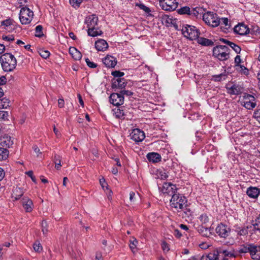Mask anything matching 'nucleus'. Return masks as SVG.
I'll return each instance as SVG.
<instances>
[{"instance_id": "1", "label": "nucleus", "mask_w": 260, "mask_h": 260, "mask_svg": "<svg viewBox=\"0 0 260 260\" xmlns=\"http://www.w3.org/2000/svg\"><path fill=\"white\" fill-rule=\"evenodd\" d=\"M3 69L5 72H11L16 68L17 60L11 53H5L0 57Z\"/></svg>"}, {"instance_id": "2", "label": "nucleus", "mask_w": 260, "mask_h": 260, "mask_svg": "<svg viewBox=\"0 0 260 260\" xmlns=\"http://www.w3.org/2000/svg\"><path fill=\"white\" fill-rule=\"evenodd\" d=\"M260 246H256L253 244L245 243L240 245L237 250L239 253H246L249 252L252 259H257L259 257L258 254L260 252Z\"/></svg>"}, {"instance_id": "3", "label": "nucleus", "mask_w": 260, "mask_h": 260, "mask_svg": "<svg viewBox=\"0 0 260 260\" xmlns=\"http://www.w3.org/2000/svg\"><path fill=\"white\" fill-rule=\"evenodd\" d=\"M213 55L220 61H224L230 57V49L224 45H217L213 49Z\"/></svg>"}, {"instance_id": "4", "label": "nucleus", "mask_w": 260, "mask_h": 260, "mask_svg": "<svg viewBox=\"0 0 260 260\" xmlns=\"http://www.w3.org/2000/svg\"><path fill=\"white\" fill-rule=\"evenodd\" d=\"M187 201L184 196L177 193L176 194H174L170 200V206L179 211V210H183Z\"/></svg>"}, {"instance_id": "5", "label": "nucleus", "mask_w": 260, "mask_h": 260, "mask_svg": "<svg viewBox=\"0 0 260 260\" xmlns=\"http://www.w3.org/2000/svg\"><path fill=\"white\" fill-rule=\"evenodd\" d=\"M203 19L207 24L213 27L220 25V18L216 13L213 12L205 13L203 15Z\"/></svg>"}, {"instance_id": "6", "label": "nucleus", "mask_w": 260, "mask_h": 260, "mask_svg": "<svg viewBox=\"0 0 260 260\" xmlns=\"http://www.w3.org/2000/svg\"><path fill=\"white\" fill-rule=\"evenodd\" d=\"M182 32L185 37L190 40L197 39L200 35L199 30L196 27L189 25L184 26Z\"/></svg>"}, {"instance_id": "7", "label": "nucleus", "mask_w": 260, "mask_h": 260, "mask_svg": "<svg viewBox=\"0 0 260 260\" xmlns=\"http://www.w3.org/2000/svg\"><path fill=\"white\" fill-rule=\"evenodd\" d=\"M34 16V12L28 8L24 7L20 10L19 19L22 24H28L30 23Z\"/></svg>"}, {"instance_id": "8", "label": "nucleus", "mask_w": 260, "mask_h": 260, "mask_svg": "<svg viewBox=\"0 0 260 260\" xmlns=\"http://www.w3.org/2000/svg\"><path fill=\"white\" fill-rule=\"evenodd\" d=\"M241 103L243 107L248 110L253 109L256 105L254 96L248 93L244 94Z\"/></svg>"}, {"instance_id": "9", "label": "nucleus", "mask_w": 260, "mask_h": 260, "mask_svg": "<svg viewBox=\"0 0 260 260\" xmlns=\"http://www.w3.org/2000/svg\"><path fill=\"white\" fill-rule=\"evenodd\" d=\"M159 5L162 10L171 11L177 8L178 3L176 0H159Z\"/></svg>"}, {"instance_id": "10", "label": "nucleus", "mask_w": 260, "mask_h": 260, "mask_svg": "<svg viewBox=\"0 0 260 260\" xmlns=\"http://www.w3.org/2000/svg\"><path fill=\"white\" fill-rule=\"evenodd\" d=\"M177 189L175 185L171 183L165 182L163 184L161 191L163 194L172 197L174 194L177 193Z\"/></svg>"}, {"instance_id": "11", "label": "nucleus", "mask_w": 260, "mask_h": 260, "mask_svg": "<svg viewBox=\"0 0 260 260\" xmlns=\"http://www.w3.org/2000/svg\"><path fill=\"white\" fill-rule=\"evenodd\" d=\"M110 103L114 106H119L123 104L124 96L120 93H113L109 97Z\"/></svg>"}, {"instance_id": "12", "label": "nucleus", "mask_w": 260, "mask_h": 260, "mask_svg": "<svg viewBox=\"0 0 260 260\" xmlns=\"http://www.w3.org/2000/svg\"><path fill=\"white\" fill-rule=\"evenodd\" d=\"M215 230L220 237L224 238L228 237L231 232V229L222 223L218 225Z\"/></svg>"}, {"instance_id": "13", "label": "nucleus", "mask_w": 260, "mask_h": 260, "mask_svg": "<svg viewBox=\"0 0 260 260\" xmlns=\"http://www.w3.org/2000/svg\"><path fill=\"white\" fill-rule=\"evenodd\" d=\"M131 139L136 142H142L145 138V135L143 131L140 129H133L130 134Z\"/></svg>"}, {"instance_id": "14", "label": "nucleus", "mask_w": 260, "mask_h": 260, "mask_svg": "<svg viewBox=\"0 0 260 260\" xmlns=\"http://www.w3.org/2000/svg\"><path fill=\"white\" fill-rule=\"evenodd\" d=\"M99 19L96 15L92 14L86 17L85 23L88 28H94L98 25Z\"/></svg>"}, {"instance_id": "15", "label": "nucleus", "mask_w": 260, "mask_h": 260, "mask_svg": "<svg viewBox=\"0 0 260 260\" xmlns=\"http://www.w3.org/2000/svg\"><path fill=\"white\" fill-rule=\"evenodd\" d=\"M234 32L241 36L247 35L249 32V29L246 25L243 23H240L235 26Z\"/></svg>"}, {"instance_id": "16", "label": "nucleus", "mask_w": 260, "mask_h": 260, "mask_svg": "<svg viewBox=\"0 0 260 260\" xmlns=\"http://www.w3.org/2000/svg\"><path fill=\"white\" fill-rule=\"evenodd\" d=\"M127 84L126 80L124 78H117L112 83V87L113 89L115 88V91L117 89H122L124 88Z\"/></svg>"}, {"instance_id": "17", "label": "nucleus", "mask_w": 260, "mask_h": 260, "mask_svg": "<svg viewBox=\"0 0 260 260\" xmlns=\"http://www.w3.org/2000/svg\"><path fill=\"white\" fill-rule=\"evenodd\" d=\"M104 64L109 68H113L117 63V60L115 57L111 55H107L103 60Z\"/></svg>"}, {"instance_id": "18", "label": "nucleus", "mask_w": 260, "mask_h": 260, "mask_svg": "<svg viewBox=\"0 0 260 260\" xmlns=\"http://www.w3.org/2000/svg\"><path fill=\"white\" fill-rule=\"evenodd\" d=\"M22 204L26 212H30L32 211L34 205L32 200L28 197H23L22 200Z\"/></svg>"}, {"instance_id": "19", "label": "nucleus", "mask_w": 260, "mask_h": 260, "mask_svg": "<svg viewBox=\"0 0 260 260\" xmlns=\"http://www.w3.org/2000/svg\"><path fill=\"white\" fill-rule=\"evenodd\" d=\"M13 144V141L10 136L5 135L0 139V145L3 147L10 148Z\"/></svg>"}, {"instance_id": "20", "label": "nucleus", "mask_w": 260, "mask_h": 260, "mask_svg": "<svg viewBox=\"0 0 260 260\" xmlns=\"http://www.w3.org/2000/svg\"><path fill=\"white\" fill-rule=\"evenodd\" d=\"M246 193L251 198L256 199L260 193L259 189L256 187H249L247 188Z\"/></svg>"}, {"instance_id": "21", "label": "nucleus", "mask_w": 260, "mask_h": 260, "mask_svg": "<svg viewBox=\"0 0 260 260\" xmlns=\"http://www.w3.org/2000/svg\"><path fill=\"white\" fill-rule=\"evenodd\" d=\"M95 48L100 51H104L108 47L107 42L103 39H100L95 43Z\"/></svg>"}, {"instance_id": "22", "label": "nucleus", "mask_w": 260, "mask_h": 260, "mask_svg": "<svg viewBox=\"0 0 260 260\" xmlns=\"http://www.w3.org/2000/svg\"><path fill=\"white\" fill-rule=\"evenodd\" d=\"M213 229L208 228L203 225L198 227V232L203 236L205 237H209L211 235Z\"/></svg>"}, {"instance_id": "23", "label": "nucleus", "mask_w": 260, "mask_h": 260, "mask_svg": "<svg viewBox=\"0 0 260 260\" xmlns=\"http://www.w3.org/2000/svg\"><path fill=\"white\" fill-rule=\"evenodd\" d=\"M24 193V190L22 188L16 187L14 188L12 192V198H14L15 200H18L20 199Z\"/></svg>"}, {"instance_id": "24", "label": "nucleus", "mask_w": 260, "mask_h": 260, "mask_svg": "<svg viewBox=\"0 0 260 260\" xmlns=\"http://www.w3.org/2000/svg\"><path fill=\"white\" fill-rule=\"evenodd\" d=\"M147 158L149 161L157 162L161 160V156L157 153L151 152L147 154Z\"/></svg>"}, {"instance_id": "25", "label": "nucleus", "mask_w": 260, "mask_h": 260, "mask_svg": "<svg viewBox=\"0 0 260 260\" xmlns=\"http://www.w3.org/2000/svg\"><path fill=\"white\" fill-rule=\"evenodd\" d=\"M205 10L201 7H197L191 10V16H194L198 18L199 16H203L204 14Z\"/></svg>"}, {"instance_id": "26", "label": "nucleus", "mask_w": 260, "mask_h": 260, "mask_svg": "<svg viewBox=\"0 0 260 260\" xmlns=\"http://www.w3.org/2000/svg\"><path fill=\"white\" fill-rule=\"evenodd\" d=\"M197 42L199 44L204 46H212L214 45V42L208 39L203 37H198Z\"/></svg>"}, {"instance_id": "27", "label": "nucleus", "mask_w": 260, "mask_h": 260, "mask_svg": "<svg viewBox=\"0 0 260 260\" xmlns=\"http://www.w3.org/2000/svg\"><path fill=\"white\" fill-rule=\"evenodd\" d=\"M69 52L75 60H80L82 58L81 53L75 47H71L69 49Z\"/></svg>"}, {"instance_id": "28", "label": "nucleus", "mask_w": 260, "mask_h": 260, "mask_svg": "<svg viewBox=\"0 0 260 260\" xmlns=\"http://www.w3.org/2000/svg\"><path fill=\"white\" fill-rule=\"evenodd\" d=\"M87 32L89 36L93 37L100 36L103 34L102 30L99 29V27L96 26L94 28H88Z\"/></svg>"}, {"instance_id": "29", "label": "nucleus", "mask_w": 260, "mask_h": 260, "mask_svg": "<svg viewBox=\"0 0 260 260\" xmlns=\"http://www.w3.org/2000/svg\"><path fill=\"white\" fill-rule=\"evenodd\" d=\"M9 154V151L7 149L0 147V161L6 160Z\"/></svg>"}, {"instance_id": "30", "label": "nucleus", "mask_w": 260, "mask_h": 260, "mask_svg": "<svg viewBox=\"0 0 260 260\" xmlns=\"http://www.w3.org/2000/svg\"><path fill=\"white\" fill-rule=\"evenodd\" d=\"M235 67L236 70L241 74L247 75L249 73L248 70L243 65H241L240 64L238 65H235Z\"/></svg>"}, {"instance_id": "31", "label": "nucleus", "mask_w": 260, "mask_h": 260, "mask_svg": "<svg viewBox=\"0 0 260 260\" xmlns=\"http://www.w3.org/2000/svg\"><path fill=\"white\" fill-rule=\"evenodd\" d=\"M180 212H182L181 215L183 218L189 217L192 215V211L188 208L187 203L185 205V207L183 210H180Z\"/></svg>"}, {"instance_id": "32", "label": "nucleus", "mask_w": 260, "mask_h": 260, "mask_svg": "<svg viewBox=\"0 0 260 260\" xmlns=\"http://www.w3.org/2000/svg\"><path fill=\"white\" fill-rule=\"evenodd\" d=\"M162 22L167 26L172 23V18L168 15L162 14L161 16Z\"/></svg>"}, {"instance_id": "33", "label": "nucleus", "mask_w": 260, "mask_h": 260, "mask_svg": "<svg viewBox=\"0 0 260 260\" xmlns=\"http://www.w3.org/2000/svg\"><path fill=\"white\" fill-rule=\"evenodd\" d=\"M236 232L239 236H245L248 234V227H237Z\"/></svg>"}, {"instance_id": "34", "label": "nucleus", "mask_w": 260, "mask_h": 260, "mask_svg": "<svg viewBox=\"0 0 260 260\" xmlns=\"http://www.w3.org/2000/svg\"><path fill=\"white\" fill-rule=\"evenodd\" d=\"M178 14H188L190 16L191 15V9L189 7H183L177 10Z\"/></svg>"}, {"instance_id": "35", "label": "nucleus", "mask_w": 260, "mask_h": 260, "mask_svg": "<svg viewBox=\"0 0 260 260\" xmlns=\"http://www.w3.org/2000/svg\"><path fill=\"white\" fill-rule=\"evenodd\" d=\"M252 224L255 230L260 232V214L256 217L254 220H252Z\"/></svg>"}, {"instance_id": "36", "label": "nucleus", "mask_w": 260, "mask_h": 260, "mask_svg": "<svg viewBox=\"0 0 260 260\" xmlns=\"http://www.w3.org/2000/svg\"><path fill=\"white\" fill-rule=\"evenodd\" d=\"M10 101L6 98L0 99V109H6L9 106Z\"/></svg>"}, {"instance_id": "37", "label": "nucleus", "mask_w": 260, "mask_h": 260, "mask_svg": "<svg viewBox=\"0 0 260 260\" xmlns=\"http://www.w3.org/2000/svg\"><path fill=\"white\" fill-rule=\"evenodd\" d=\"M35 36L38 38H41L43 36V27L41 25H37L35 28Z\"/></svg>"}, {"instance_id": "38", "label": "nucleus", "mask_w": 260, "mask_h": 260, "mask_svg": "<svg viewBox=\"0 0 260 260\" xmlns=\"http://www.w3.org/2000/svg\"><path fill=\"white\" fill-rule=\"evenodd\" d=\"M38 52H39V54L40 55V56L42 58H45V59H46L47 58H48L50 56V54L49 51L44 50V49H40L38 50Z\"/></svg>"}, {"instance_id": "39", "label": "nucleus", "mask_w": 260, "mask_h": 260, "mask_svg": "<svg viewBox=\"0 0 260 260\" xmlns=\"http://www.w3.org/2000/svg\"><path fill=\"white\" fill-rule=\"evenodd\" d=\"M54 161L55 164V168L59 170L61 166L60 157L59 155H55Z\"/></svg>"}, {"instance_id": "40", "label": "nucleus", "mask_w": 260, "mask_h": 260, "mask_svg": "<svg viewBox=\"0 0 260 260\" xmlns=\"http://www.w3.org/2000/svg\"><path fill=\"white\" fill-rule=\"evenodd\" d=\"M70 4L74 8L77 9L80 7L81 4L82 2V0H69Z\"/></svg>"}, {"instance_id": "41", "label": "nucleus", "mask_w": 260, "mask_h": 260, "mask_svg": "<svg viewBox=\"0 0 260 260\" xmlns=\"http://www.w3.org/2000/svg\"><path fill=\"white\" fill-rule=\"evenodd\" d=\"M136 6L138 7L140 9L145 11L146 13H149L151 12L150 8L146 7L143 4L137 3L136 4Z\"/></svg>"}, {"instance_id": "42", "label": "nucleus", "mask_w": 260, "mask_h": 260, "mask_svg": "<svg viewBox=\"0 0 260 260\" xmlns=\"http://www.w3.org/2000/svg\"><path fill=\"white\" fill-rule=\"evenodd\" d=\"M42 231L44 235H46L48 233V225L45 220H43L41 223Z\"/></svg>"}, {"instance_id": "43", "label": "nucleus", "mask_w": 260, "mask_h": 260, "mask_svg": "<svg viewBox=\"0 0 260 260\" xmlns=\"http://www.w3.org/2000/svg\"><path fill=\"white\" fill-rule=\"evenodd\" d=\"M226 75L224 73H221L219 75H216L213 76V78L215 81H220L222 80H225L226 78Z\"/></svg>"}, {"instance_id": "44", "label": "nucleus", "mask_w": 260, "mask_h": 260, "mask_svg": "<svg viewBox=\"0 0 260 260\" xmlns=\"http://www.w3.org/2000/svg\"><path fill=\"white\" fill-rule=\"evenodd\" d=\"M215 258L214 253H210L208 255H203L201 258V260H215Z\"/></svg>"}, {"instance_id": "45", "label": "nucleus", "mask_w": 260, "mask_h": 260, "mask_svg": "<svg viewBox=\"0 0 260 260\" xmlns=\"http://www.w3.org/2000/svg\"><path fill=\"white\" fill-rule=\"evenodd\" d=\"M229 46H230L237 54L240 53V51L241 50L240 47L237 45V44H235L234 43L232 42L230 43Z\"/></svg>"}, {"instance_id": "46", "label": "nucleus", "mask_w": 260, "mask_h": 260, "mask_svg": "<svg viewBox=\"0 0 260 260\" xmlns=\"http://www.w3.org/2000/svg\"><path fill=\"white\" fill-rule=\"evenodd\" d=\"M137 244L138 241L136 239L133 238V239L130 240L129 247L132 250L136 248Z\"/></svg>"}, {"instance_id": "47", "label": "nucleus", "mask_w": 260, "mask_h": 260, "mask_svg": "<svg viewBox=\"0 0 260 260\" xmlns=\"http://www.w3.org/2000/svg\"><path fill=\"white\" fill-rule=\"evenodd\" d=\"M8 116L9 113L7 111L0 110V120H7Z\"/></svg>"}, {"instance_id": "48", "label": "nucleus", "mask_w": 260, "mask_h": 260, "mask_svg": "<svg viewBox=\"0 0 260 260\" xmlns=\"http://www.w3.org/2000/svg\"><path fill=\"white\" fill-rule=\"evenodd\" d=\"M199 219L202 224H205L209 221V218L206 214H203L200 216Z\"/></svg>"}, {"instance_id": "49", "label": "nucleus", "mask_w": 260, "mask_h": 260, "mask_svg": "<svg viewBox=\"0 0 260 260\" xmlns=\"http://www.w3.org/2000/svg\"><path fill=\"white\" fill-rule=\"evenodd\" d=\"M34 249L35 251L40 252L42 250V246L41 245L39 242H35L34 244Z\"/></svg>"}, {"instance_id": "50", "label": "nucleus", "mask_w": 260, "mask_h": 260, "mask_svg": "<svg viewBox=\"0 0 260 260\" xmlns=\"http://www.w3.org/2000/svg\"><path fill=\"white\" fill-rule=\"evenodd\" d=\"M111 74L114 77H116L117 78H121V77L124 75V73L119 71H115L112 72Z\"/></svg>"}, {"instance_id": "51", "label": "nucleus", "mask_w": 260, "mask_h": 260, "mask_svg": "<svg viewBox=\"0 0 260 260\" xmlns=\"http://www.w3.org/2000/svg\"><path fill=\"white\" fill-rule=\"evenodd\" d=\"M230 251H228V250L222 249H219L216 252L220 254V255L222 256L227 257L229 255V253Z\"/></svg>"}, {"instance_id": "52", "label": "nucleus", "mask_w": 260, "mask_h": 260, "mask_svg": "<svg viewBox=\"0 0 260 260\" xmlns=\"http://www.w3.org/2000/svg\"><path fill=\"white\" fill-rule=\"evenodd\" d=\"M3 39L8 42H11L15 40L14 37L13 35L3 36Z\"/></svg>"}, {"instance_id": "53", "label": "nucleus", "mask_w": 260, "mask_h": 260, "mask_svg": "<svg viewBox=\"0 0 260 260\" xmlns=\"http://www.w3.org/2000/svg\"><path fill=\"white\" fill-rule=\"evenodd\" d=\"M12 21L13 20L11 19H7L5 20L2 21L1 25L8 27L12 24Z\"/></svg>"}, {"instance_id": "54", "label": "nucleus", "mask_w": 260, "mask_h": 260, "mask_svg": "<svg viewBox=\"0 0 260 260\" xmlns=\"http://www.w3.org/2000/svg\"><path fill=\"white\" fill-rule=\"evenodd\" d=\"M116 117L119 118H124V112L122 110L117 109L115 112Z\"/></svg>"}, {"instance_id": "55", "label": "nucleus", "mask_w": 260, "mask_h": 260, "mask_svg": "<svg viewBox=\"0 0 260 260\" xmlns=\"http://www.w3.org/2000/svg\"><path fill=\"white\" fill-rule=\"evenodd\" d=\"M85 61L87 65L91 68H95L97 67V64L91 61L88 58L85 59Z\"/></svg>"}, {"instance_id": "56", "label": "nucleus", "mask_w": 260, "mask_h": 260, "mask_svg": "<svg viewBox=\"0 0 260 260\" xmlns=\"http://www.w3.org/2000/svg\"><path fill=\"white\" fill-rule=\"evenodd\" d=\"M220 24L223 25L224 26H229V20L227 18H222L220 19Z\"/></svg>"}, {"instance_id": "57", "label": "nucleus", "mask_w": 260, "mask_h": 260, "mask_svg": "<svg viewBox=\"0 0 260 260\" xmlns=\"http://www.w3.org/2000/svg\"><path fill=\"white\" fill-rule=\"evenodd\" d=\"M121 94L123 96L124 95L126 96H131L133 95L134 93L132 91L129 90H122L119 91Z\"/></svg>"}, {"instance_id": "58", "label": "nucleus", "mask_w": 260, "mask_h": 260, "mask_svg": "<svg viewBox=\"0 0 260 260\" xmlns=\"http://www.w3.org/2000/svg\"><path fill=\"white\" fill-rule=\"evenodd\" d=\"M253 117L260 123V109L254 111Z\"/></svg>"}, {"instance_id": "59", "label": "nucleus", "mask_w": 260, "mask_h": 260, "mask_svg": "<svg viewBox=\"0 0 260 260\" xmlns=\"http://www.w3.org/2000/svg\"><path fill=\"white\" fill-rule=\"evenodd\" d=\"M230 93L231 94H239V91L236 88L235 85L231 87V88L230 89Z\"/></svg>"}, {"instance_id": "60", "label": "nucleus", "mask_w": 260, "mask_h": 260, "mask_svg": "<svg viewBox=\"0 0 260 260\" xmlns=\"http://www.w3.org/2000/svg\"><path fill=\"white\" fill-rule=\"evenodd\" d=\"M159 176L162 180H165L168 177V175L165 171H160L159 173Z\"/></svg>"}, {"instance_id": "61", "label": "nucleus", "mask_w": 260, "mask_h": 260, "mask_svg": "<svg viewBox=\"0 0 260 260\" xmlns=\"http://www.w3.org/2000/svg\"><path fill=\"white\" fill-rule=\"evenodd\" d=\"M161 247L164 251H168L170 249L169 248L168 244L166 242H163L161 244Z\"/></svg>"}, {"instance_id": "62", "label": "nucleus", "mask_w": 260, "mask_h": 260, "mask_svg": "<svg viewBox=\"0 0 260 260\" xmlns=\"http://www.w3.org/2000/svg\"><path fill=\"white\" fill-rule=\"evenodd\" d=\"M174 235L177 238H179L182 236L181 233H180L179 230L178 229H175L174 230Z\"/></svg>"}, {"instance_id": "63", "label": "nucleus", "mask_w": 260, "mask_h": 260, "mask_svg": "<svg viewBox=\"0 0 260 260\" xmlns=\"http://www.w3.org/2000/svg\"><path fill=\"white\" fill-rule=\"evenodd\" d=\"M241 61L240 56L237 55L235 58V65H238L240 64Z\"/></svg>"}, {"instance_id": "64", "label": "nucleus", "mask_w": 260, "mask_h": 260, "mask_svg": "<svg viewBox=\"0 0 260 260\" xmlns=\"http://www.w3.org/2000/svg\"><path fill=\"white\" fill-rule=\"evenodd\" d=\"M214 257H215V260H222V256L220 254L217 253L216 251L214 252Z\"/></svg>"}]
</instances>
